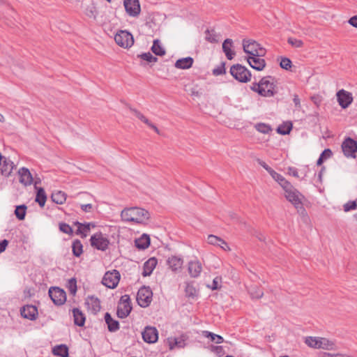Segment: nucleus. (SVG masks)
<instances>
[{"label": "nucleus", "instance_id": "41", "mask_svg": "<svg viewBox=\"0 0 357 357\" xmlns=\"http://www.w3.org/2000/svg\"><path fill=\"white\" fill-rule=\"evenodd\" d=\"M185 296L188 298H195L197 296L198 293L196 288L193 286L192 283H186L185 288Z\"/></svg>", "mask_w": 357, "mask_h": 357}, {"label": "nucleus", "instance_id": "19", "mask_svg": "<svg viewBox=\"0 0 357 357\" xmlns=\"http://www.w3.org/2000/svg\"><path fill=\"white\" fill-rule=\"evenodd\" d=\"M18 174L20 176V182L21 183L26 186L30 185L33 183V178L29 169L22 167L19 169Z\"/></svg>", "mask_w": 357, "mask_h": 357}, {"label": "nucleus", "instance_id": "37", "mask_svg": "<svg viewBox=\"0 0 357 357\" xmlns=\"http://www.w3.org/2000/svg\"><path fill=\"white\" fill-rule=\"evenodd\" d=\"M151 50L157 56H163L166 53L165 50L162 47L158 39L153 40Z\"/></svg>", "mask_w": 357, "mask_h": 357}, {"label": "nucleus", "instance_id": "34", "mask_svg": "<svg viewBox=\"0 0 357 357\" xmlns=\"http://www.w3.org/2000/svg\"><path fill=\"white\" fill-rule=\"evenodd\" d=\"M271 176L272 178L276 181L284 189L287 188V186H289L291 183L289 182L287 180L285 179V178L282 176L281 174L276 172L275 170L272 171V173L271 174Z\"/></svg>", "mask_w": 357, "mask_h": 357}, {"label": "nucleus", "instance_id": "9", "mask_svg": "<svg viewBox=\"0 0 357 357\" xmlns=\"http://www.w3.org/2000/svg\"><path fill=\"white\" fill-rule=\"evenodd\" d=\"M49 296L56 305H61L66 301V291L58 287H52L49 289Z\"/></svg>", "mask_w": 357, "mask_h": 357}, {"label": "nucleus", "instance_id": "59", "mask_svg": "<svg viewBox=\"0 0 357 357\" xmlns=\"http://www.w3.org/2000/svg\"><path fill=\"white\" fill-rule=\"evenodd\" d=\"M320 357H347V355L342 354H332L330 353L324 352L321 354Z\"/></svg>", "mask_w": 357, "mask_h": 357}, {"label": "nucleus", "instance_id": "61", "mask_svg": "<svg viewBox=\"0 0 357 357\" xmlns=\"http://www.w3.org/2000/svg\"><path fill=\"white\" fill-rule=\"evenodd\" d=\"M8 241L6 239H3V241H0V254L5 251L8 245Z\"/></svg>", "mask_w": 357, "mask_h": 357}, {"label": "nucleus", "instance_id": "62", "mask_svg": "<svg viewBox=\"0 0 357 357\" xmlns=\"http://www.w3.org/2000/svg\"><path fill=\"white\" fill-rule=\"evenodd\" d=\"M81 208L84 212H91L93 208V206L91 204H82L81 205Z\"/></svg>", "mask_w": 357, "mask_h": 357}, {"label": "nucleus", "instance_id": "29", "mask_svg": "<svg viewBox=\"0 0 357 357\" xmlns=\"http://www.w3.org/2000/svg\"><path fill=\"white\" fill-rule=\"evenodd\" d=\"M135 245L139 250H145L150 245V238L149 235L144 234L140 238L135 239Z\"/></svg>", "mask_w": 357, "mask_h": 357}, {"label": "nucleus", "instance_id": "12", "mask_svg": "<svg viewBox=\"0 0 357 357\" xmlns=\"http://www.w3.org/2000/svg\"><path fill=\"white\" fill-rule=\"evenodd\" d=\"M274 79L271 76L264 77L261 79V86L264 89V93H266V95H262V96L272 97L277 93L275 89Z\"/></svg>", "mask_w": 357, "mask_h": 357}, {"label": "nucleus", "instance_id": "45", "mask_svg": "<svg viewBox=\"0 0 357 357\" xmlns=\"http://www.w3.org/2000/svg\"><path fill=\"white\" fill-rule=\"evenodd\" d=\"M206 33V40L210 43H218V36L216 34L215 31L212 29H206L205 31Z\"/></svg>", "mask_w": 357, "mask_h": 357}, {"label": "nucleus", "instance_id": "2", "mask_svg": "<svg viewBox=\"0 0 357 357\" xmlns=\"http://www.w3.org/2000/svg\"><path fill=\"white\" fill-rule=\"evenodd\" d=\"M305 343L311 348L325 350H333L335 347L334 342L321 337H305Z\"/></svg>", "mask_w": 357, "mask_h": 357}, {"label": "nucleus", "instance_id": "63", "mask_svg": "<svg viewBox=\"0 0 357 357\" xmlns=\"http://www.w3.org/2000/svg\"><path fill=\"white\" fill-rule=\"evenodd\" d=\"M348 22L349 24L357 28V15L351 17Z\"/></svg>", "mask_w": 357, "mask_h": 357}, {"label": "nucleus", "instance_id": "23", "mask_svg": "<svg viewBox=\"0 0 357 357\" xmlns=\"http://www.w3.org/2000/svg\"><path fill=\"white\" fill-rule=\"evenodd\" d=\"M183 264V259L176 256H172L171 257H169V259H167V264L169 266V268L174 272H176L181 270Z\"/></svg>", "mask_w": 357, "mask_h": 357}, {"label": "nucleus", "instance_id": "11", "mask_svg": "<svg viewBox=\"0 0 357 357\" xmlns=\"http://www.w3.org/2000/svg\"><path fill=\"white\" fill-rule=\"evenodd\" d=\"M283 190L285 192L286 199L294 206L299 204L304 197L303 195L291 185V183L287 186V188H284Z\"/></svg>", "mask_w": 357, "mask_h": 357}, {"label": "nucleus", "instance_id": "1", "mask_svg": "<svg viewBox=\"0 0 357 357\" xmlns=\"http://www.w3.org/2000/svg\"><path fill=\"white\" fill-rule=\"evenodd\" d=\"M121 217L122 220L125 222L144 224L150 218V213L144 208L132 207L123 210Z\"/></svg>", "mask_w": 357, "mask_h": 357}, {"label": "nucleus", "instance_id": "32", "mask_svg": "<svg viewBox=\"0 0 357 357\" xmlns=\"http://www.w3.org/2000/svg\"><path fill=\"white\" fill-rule=\"evenodd\" d=\"M248 291L252 298L259 299L264 296V291L257 284H251L248 287Z\"/></svg>", "mask_w": 357, "mask_h": 357}, {"label": "nucleus", "instance_id": "26", "mask_svg": "<svg viewBox=\"0 0 357 357\" xmlns=\"http://www.w3.org/2000/svg\"><path fill=\"white\" fill-rule=\"evenodd\" d=\"M105 321L107 325V328L109 332L114 333L117 331L119 328V322L114 319L109 312L105 314Z\"/></svg>", "mask_w": 357, "mask_h": 357}, {"label": "nucleus", "instance_id": "56", "mask_svg": "<svg viewBox=\"0 0 357 357\" xmlns=\"http://www.w3.org/2000/svg\"><path fill=\"white\" fill-rule=\"evenodd\" d=\"M294 207L296 208L297 212L303 218H307V214L305 208L303 207V204L302 203V201L299 202V204L294 206Z\"/></svg>", "mask_w": 357, "mask_h": 357}, {"label": "nucleus", "instance_id": "57", "mask_svg": "<svg viewBox=\"0 0 357 357\" xmlns=\"http://www.w3.org/2000/svg\"><path fill=\"white\" fill-rule=\"evenodd\" d=\"M222 278L220 277H216L213 280V284L211 286L208 285V287L211 288L212 290H217L220 289L221 286L219 283L221 282Z\"/></svg>", "mask_w": 357, "mask_h": 357}, {"label": "nucleus", "instance_id": "6", "mask_svg": "<svg viewBox=\"0 0 357 357\" xmlns=\"http://www.w3.org/2000/svg\"><path fill=\"white\" fill-rule=\"evenodd\" d=\"M132 310L130 298L128 295H123L121 297L120 303L117 307V316L121 319L127 317Z\"/></svg>", "mask_w": 357, "mask_h": 357}, {"label": "nucleus", "instance_id": "38", "mask_svg": "<svg viewBox=\"0 0 357 357\" xmlns=\"http://www.w3.org/2000/svg\"><path fill=\"white\" fill-rule=\"evenodd\" d=\"M202 335L204 337L209 338L211 342L216 344H220L224 341V339L222 336L207 331H202Z\"/></svg>", "mask_w": 357, "mask_h": 357}, {"label": "nucleus", "instance_id": "52", "mask_svg": "<svg viewBox=\"0 0 357 357\" xmlns=\"http://www.w3.org/2000/svg\"><path fill=\"white\" fill-rule=\"evenodd\" d=\"M130 109L142 122H144L146 125L149 123L150 121L146 116H144L139 111L132 107H130Z\"/></svg>", "mask_w": 357, "mask_h": 357}, {"label": "nucleus", "instance_id": "31", "mask_svg": "<svg viewBox=\"0 0 357 357\" xmlns=\"http://www.w3.org/2000/svg\"><path fill=\"white\" fill-rule=\"evenodd\" d=\"M233 41L230 38H227L222 43V50L225 54L226 57L229 60H231L235 55V52L231 50Z\"/></svg>", "mask_w": 357, "mask_h": 357}, {"label": "nucleus", "instance_id": "55", "mask_svg": "<svg viewBox=\"0 0 357 357\" xmlns=\"http://www.w3.org/2000/svg\"><path fill=\"white\" fill-rule=\"evenodd\" d=\"M343 207L345 212H348L351 210H355L357 208V202L356 201H349L344 204Z\"/></svg>", "mask_w": 357, "mask_h": 357}, {"label": "nucleus", "instance_id": "28", "mask_svg": "<svg viewBox=\"0 0 357 357\" xmlns=\"http://www.w3.org/2000/svg\"><path fill=\"white\" fill-rule=\"evenodd\" d=\"M207 241L209 244L220 246L225 250H226L227 249L229 250L227 243L224 240L215 235H208L207 238Z\"/></svg>", "mask_w": 357, "mask_h": 357}, {"label": "nucleus", "instance_id": "16", "mask_svg": "<svg viewBox=\"0 0 357 357\" xmlns=\"http://www.w3.org/2000/svg\"><path fill=\"white\" fill-rule=\"evenodd\" d=\"M20 313L22 317L31 321L36 320L38 314L37 307L33 305L22 307Z\"/></svg>", "mask_w": 357, "mask_h": 357}, {"label": "nucleus", "instance_id": "50", "mask_svg": "<svg viewBox=\"0 0 357 357\" xmlns=\"http://www.w3.org/2000/svg\"><path fill=\"white\" fill-rule=\"evenodd\" d=\"M59 230L67 234H72L73 233V230L72 227L67 223L60 222L59 223Z\"/></svg>", "mask_w": 357, "mask_h": 357}, {"label": "nucleus", "instance_id": "14", "mask_svg": "<svg viewBox=\"0 0 357 357\" xmlns=\"http://www.w3.org/2000/svg\"><path fill=\"white\" fill-rule=\"evenodd\" d=\"M336 96L337 102L342 109L347 108L353 102L351 93L344 89L338 91Z\"/></svg>", "mask_w": 357, "mask_h": 357}, {"label": "nucleus", "instance_id": "53", "mask_svg": "<svg viewBox=\"0 0 357 357\" xmlns=\"http://www.w3.org/2000/svg\"><path fill=\"white\" fill-rule=\"evenodd\" d=\"M225 63L222 62L219 66H218L217 68H215L213 70V74L215 76L225 74L226 70H225Z\"/></svg>", "mask_w": 357, "mask_h": 357}, {"label": "nucleus", "instance_id": "43", "mask_svg": "<svg viewBox=\"0 0 357 357\" xmlns=\"http://www.w3.org/2000/svg\"><path fill=\"white\" fill-rule=\"evenodd\" d=\"M26 208V206L24 204L16 206L15 215L19 220H24Z\"/></svg>", "mask_w": 357, "mask_h": 357}, {"label": "nucleus", "instance_id": "20", "mask_svg": "<svg viewBox=\"0 0 357 357\" xmlns=\"http://www.w3.org/2000/svg\"><path fill=\"white\" fill-rule=\"evenodd\" d=\"M246 59L250 66L258 71L262 70L266 66L265 60L258 56H248Z\"/></svg>", "mask_w": 357, "mask_h": 357}, {"label": "nucleus", "instance_id": "54", "mask_svg": "<svg viewBox=\"0 0 357 357\" xmlns=\"http://www.w3.org/2000/svg\"><path fill=\"white\" fill-rule=\"evenodd\" d=\"M287 42L289 45L294 47H301L303 45V42L301 40H298L294 38H289Z\"/></svg>", "mask_w": 357, "mask_h": 357}, {"label": "nucleus", "instance_id": "30", "mask_svg": "<svg viewBox=\"0 0 357 357\" xmlns=\"http://www.w3.org/2000/svg\"><path fill=\"white\" fill-rule=\"evenodd\" d=\"M193 62V59L190 56H188L178 59L174 66L178 69H188L192 67Z\"/></svg>", "mask_w": 357, "mask_h": 357}, {"label": "nucleus", "instance_id": "24", "mask_svg": "<svg viewBox=\"0 0 357 357\" xmlns=\"http://www.w3.org/2000/svg\"><path fill=\"white\" fill-rule=\"evenodd\" d=\"M158 264L156 258L151 257L148 259L143 266L142 275L146 277L150 275Z\"/></svg>", "mask_w": 357, "mask_h": 357}, {"label": "nucleus", "instance_id": "22", "mask_svg": "<svg viewBox=\"0 0 357 357\" xmlns=\"http://www.w3.org/2000/svg\"><path fill=\"white\" fill-rule=\"evenodd\" d=\"M188 273L192 278H197L202 271V264L199 261H191L188 263Z\"/></svg>", "mask_w": 357, "mask_h": 357}, {"label": "nucleus", "instance_id": "8", "mask_svg": "<svg viewBox=\"0 0 357 357\" xmlns=\"http://www.w3.org/2000/svg\"><path fill=\"white\" fill-rule=\"evenodd\" d=\"M342 149L347 158H356L357 152V142L348 137L344 139L342 144Z\"/></svg>", "mask_w": 357, "mask_h": 357}, {"label": "nucleus", "instance_id": "5", "mask_svg": "<svg viewBox=\"0 0 357 357\" xmlns=\"http://www.w3.org/2000/svg\"><path fill=\"white\" fill-rule=\"evenodd\" d=\"M153 292L149 287H141L137 294V301L142 307H148L152 301Z\"/></svg>", "mask_w": 357, "mask_h": 357}, {"label": "nucleus", "instance_id": "46", "mask_svg": "<svg viewBox=\"0 0 357 357\" xmlns=\"http://www.w3.org/2000/svg\"><path fill=\"white\" fill-rule=\"evenodd\" d=\"M333 153L331 149H325L320 155L319 159L317 161V165L320 166L322 165L324 161L331 157Z\"/></svg>", "mask_w": 357, "mask_h": 357}, {"label": "nucleus", "instance_id": "27", "mask_svg": "<svg viewBox=\"0 0 357 357\" xmlns=\"http://www.w3.org/2000/svg\"><path fill=\"white\" fill-rule=\"evenodd\" d=\"M75 224L78 226L76 234L81 235L82 238H85L87 236V233L89 231L91 227H95V224L93 222L80 223L75 222Z\"/></svg>", "mask_w": 357, "mask_h": 357}, {"label": "nucleus", "instance_id": "44", "mask_svg": "<svg viewBox=\"0 0 357 357\" xmlns=\"http://www.w3.org/2000/svg\"><path fill=\"white\" fill-rule=\"evenodd\" d=\"M255 129L263 134H268L272 131V128L270 125L264 123H258L255 126Z\"/></svg>", "mask_w": 357, "mask_h": 357}, {"label": "nucleus", "instance_id": "49", "mask_svg": "<svg viewBox=\"0 0 357 357\" xmlns=\"http://www.w3.org/2000/svg\"><path fill=\"white\" fill-rule=\"evenodd\" d=\"M280 66L282 69L289 70L292 66L291 61L287 57H281L280 62Z\"/></svg>", "mask_w": 357, "mask_h": 357}, {"label": "nucleus", "instance_id": "4", "mask_svg": "<svg viewBox=\"0 0 357 357\" xmlns=\"http://www.w3.org/2000/svg\"><path fill=\"white\" fill-rule=\"evenodd\" d=\"M114 40L118 45L123 48L130 47L134 44L133 36L126 30H121L114 36Z\"/></svg>", "mask_w": 357, "mask_h": 357}, {"label": "nucleus", "instance_id": "36", "mask_svg": "<svg viewBox=\"0 0 357 357\" xmlns=\"http://www.w3.org/2000/svg\"><path fill=\"white\" fill-rule=\"evenodd\" d=\"M47 200V196L45 190L43 188H37L36 196V202H37L40 207H43Z\"/></svg>", "mask_w": 357, "mask_h": 357}, {"label": "nucleus", "instance_id": "48", "mask_svg": "<svg viewBox=\"0 0 357 357\" xmlns=\"http://www.w3.org/2000/svg\"><path fill=\"white\" fill-rule=\"evenodd\" d=\"M138 58H140L144 61H146L149 63H155L158 61V58L153 56L150 52L142 53L141 54L137 55Z\"/></svg>", "mask_w": 357, "mask_h": 357}, {"label": "nucleus", "instance_id": "42", "mask_svg": "<svg viewBox=\"0 0 357 357\" xmlns=\"http://www.w3.org/2000/svg\"><path fill=\"white\" fill-rule=\"evenodd\" d=\"M168 342L169 345V349H173L175 347L178 348H183L185 347V340L183 338H169Z\"/></svg>", "mask_w": 357, "mask_h": 357}, {"label": "nucleus", "instance_id": "60", "mask_svg": "<svg viewBox=\"0 0 357 357\" xmlns=\"http://www.w3.org/2000/svg\"><path fill=\"white\" fill-rule=\"evenodd\" d=\"M266 51L265 48L262 47L260 45L259 47L257 50L256 54H254V56H258V57H261L266 54Z\"/></svg>", "mask_w": 357, "mask_h": 357}, {"label": "nucleus", "instance_id": "17", "mask_svg": "<svg viewBox=\"0 0 357 357\" xmlns=\"http://www.w3.org/2000/svg\"><path fill=\"white\" fill-rule=\"evenodd\" d=\"M85 305L87 309L94 314H96L101 308L100 300L94 296H89L86 298Z\"/></svg>", "mask_w": 357, "mask_h": 357}, {"label": "nucleus", "instance_id": "39", "mask_svg": "<svg viewBox=\"0 0 357 357\" xmlns=\"http://www.w3.org/2000/svg\"><path fill=\"white\" fill-rule=\"evenodd\" d=\"M292 123L290 121L283 123L278 127L277 132L282 135H288L292 130Z\"/></svg>", "mask_w": 357, "mask_h": 357}, {"label": "nucleus", "instance_id": "21", "mask_svg": "<svg viewBox=\"0 0 357 357\" xmlns=\"http://www.w3.org/2000/svg\"><path fill=\"white\" fill-rule=\"evenodd\" d=\"M1 161L2 163L1 162L0 165L1 174L6 177H8L15 166L13 162L7 158H4Z\"/></svg>", "mask_w": 357, "mask_h": 357}, {"label": "nucleus", "instance_id": "18", "mask_svg": "<svg viewBox=\"0 0 357 357\" xmlns=\"http://www.w3.org/2000/svg\"><path fill=\"white\" fill-rule=\"evenodd\" d=\"M259 45L260 44L254 40H243V51L246 54H249V56H254V54H256L257 50Z\"/></svg>", "mask_w": 357, "mask_h": 357}, {"label": "nucleus", "instance_id": "25", "mask_svg": "<svg viewBox=\"0 0 357 357\" xmlns=\"http://www.w3.org/2000/svg\"><path fill=\"white\" fill-rule=\"evenodd\" d=\"M72 311L75 325L81 327L84 326L86 321L85 314L77 307L73 308Z\"/></svg>", "mask_w": 357, "mask_h": 357}, {"label": "nucleus", "instance_id": "58", "mask_svg": "<svg viewBox=\"0 0 357 357\" xmlns=\"http://www.w3.org/2000/svg\"><path fill=\"white\" fill-rule=\"evenodd\" d=\"M257 161L258 164L261 165L262 167H264L270 174L272 173V171H273V169L271 167H270L264 161L261 160L259 158H258Z\"/></svg>", "mask_w": 357, "mask_h": 357}, {"label": "nucleus", "instance_id": "15", "mask_svg": "<svg viewBox=\"0 0 357 357\" xmlns=\"http://www.w3.org/2000/svg\"><path fill=\"white\" fill-rule=\"evenodd\" d=\"M142 338L145 342L155 343L158 339V333L155 327L146 326L142 333Z\"/></svg>", "mask_w": 357, "mask_h": 357}, {"label": "nucleus", "instance_id": "13", "mask_svg": "<svg viewBox=\"0 0 357 357\" xmlns=\"http://www.w3.org/2000/svg\"><path fill=\"white\" fill-rule=\"evenodd\" d=\"M123 5L127 14L131 17H137L141 11L139 0H124Z\"/></svg>", "mask_w": 357, "mask_h": 357}, {"label": "nucleus", "instance_id": "64", "mask_svg": "<svg viewBox=\"0 0 357 357\" xmlns=\"http://www.w3.org/2000/svg\"><path fill=\"white\" fill-rule=\"evenodd\" d=\"M86 15L91 17H93L94 18L96 17V10H95V8L94 7H92L90 9L87 8L86 9Z\"/></svg>", "mask_w": 357, "mask_h": 357}, {"label": "nucleus", "instance_id": "3", "mask_svg": "<svg viewBox=\"0 0 357 357\" xmlns=\"http://www.w3.org/2000/svg\"><path fill=\"white\" fill-rule=\"evenodd\" d=\"M230 73L234 79L240 82L246 83L251 78L250 70L241 64L233 65L230 68Z\"/></svg>", "mask_w": 357, "mask_h": 357}, {"label": "nucleus", "instance_id": "51", "mask_svg": "<svg viewBox=\"0 0 357 357\" xmlns=\"http://www.w3.org/2000/svg\"><path fill=\"white\" fill-rule=\"evenodd\" d=\"M252 91L258 93L260 96L266 95L264 89L261 86V81L259 83L255 82L252 83V85L250 86Z\"/></svg>", "mask_w": 357, "mask_h": 357}, {"label": "nucleus", "instance_id": "40", "mask_svg": "<svg viewBox=\"0 0 357 357\" xmlns=\"http://www.w3.org/2000/svg\"><path fill=\"white\" fill-rule=\"evenodd\" d=\"M72 250L74 256L79 257L83 252V245L78 239L73 241L72 244Z\"/></svg>", "mask_w": 357, "mask_h": 357}, {"label": "nucleus", "instance_id": "7", "mask_svg": "<svg viewBox=\"0 0 357 357\" xmlns=\"http://www.w3.org/2000/svg\"><path fill=\"white\" fill-rule=\"evenodd\" d=\"M90 243L97 250L105 251L108 248L109 241L101 232H97L91 236Z\"/></svg>", "mask_w": 357, "mask_h": 357}, {"label": "nucleus", "instance_id": "33", "mask_svg": "<svg viewBox=\"0 0 357 357\" xmlns=\"http://www.w3.org/2000/svg\"><path fill=\"white\" fill-rule=\"evenodd\" d=\"M52 353L55 356L68 357V347L66 344L56 345L53 348Z\"/></svg>", "mask_w": 357, "mask_h": 357}, {"label": "nucleus", "instance_id": "35", "mask_svg": "<svg viewBox=\"0 0 357 357\" xmlns=\"http://www.w3.org/2000/svg\"><path fill=\"white\" fill-rule=\"evenodd\" d=\"M51 199L53 202L57 204H62L66 202V195L64 192L58 190L52 192Z\"/></svg>", "mask_w": 357, "mask_h": 357}, {"label": "nucleus", "instance_id": "47", "mask_svg": "<svg viewBox=\"0 0 357 357\" xmlns=\"http://www.w3.org/2000/svg\"><path fill=\"white\" fill-rule=\"evenodd\" d=\"M67 287H68L70 294L75 295L77 290V280L75 278H73L68 280Z\"/></svg>", "mask_w": 357, "mask_h": 357}, {"label": "nucleus", "instance_id": "10", "mask_svg": "<svg viewBox=\"0 0 357 357\" xmlns=\"http://www.w3.org/2000/svg\"><path fill=\"white\" fill-rule=\"evenodd\" d=\"M120 277V273L116 270L107 271L103 276L102 283L108 288L114 289L119 284Z\"/></svg>", "mask_w": 357, "mask_h": 357}]
</instances>
